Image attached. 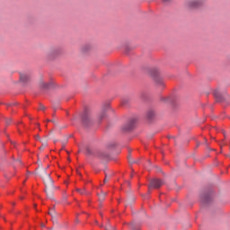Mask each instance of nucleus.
Instances as JSON below:
<instances>
[{
    "label": "nucleus",
    "instance_id": "nucleus-1",
    "mask_svg": "<svg viewBox=\"0 0 230 230\" xmlns=\"http://www.w3.org/2000/svg\"><path fill=\"white\" fill-rule=\"evenodd\" d=\"M42 179L46 188H53V179L49 173H46V171H43Z\"/></svg>",
    "mask_w": 230,
    "mask_h": 230
},
{
    "label": "nucleus",
    "instance_id": "nucleus-2",
    "mask_svg": "<svg viewBox=\"0 0 230 230\" xmlns=\"http://www.w3.org/2000/svg\"><path fill=\"white\" fill-rule=\"evenodd\" d=\"M59 55H62V50L58 48L50 49L47 51V57L49 58H56Z\"/></svg>",
    "mask_w": 230,
    "mask_h": 230
},
{
    "label": "nucleus",
    "instance_id": "nucleus-3",
    "mask_svg": "<svg viewBox=\"0 0 230 230\" xmlns=\"http://www.w3.org/2000/svg\"><path fill=\"white\" fill-rule=\"evenodd\" d=\"M164 184L163 180L159 179H154L150 181L149 187H148V193H150L152 189H159Z\"/></svg>",
    "mask_w": 230,
    "mask_h": 230
},
{
    "label": "nucleus",
    "instance_id": "nucleus-4",
    "mask_svg": "<svg viewBox=\"0 0 230 230\" xmlns=\"http://www.w3.org/2000/svg\"><path fill=\"white\" fill-rule=\"evenodd\" d=\"M111 109L109 104L102 106L101 112L99 113V119H103L107 116V111Z\"/></svg>",
    "mask_w": 230,
    "mask_h": 230
},
{
    "label": "nucleus",
    "instance_id": "nucleus-5",
    "mask_svg": "<svg viewBox=\"0 0 230 230\" xmlns=\"http://www.w3.org/2000/svg\"><path fill=\"white\" fill-rule=\"evenodd\" d=\"M94 155L99 157V159H109V153L105 151H97Z\"/></svg>",
    "mask_w": 230,
    "mask_h": 230
},
{
    "label": "nucleus",
    "instance_id": "nucleus-6",
    "mask_svg": "<svg viewBox=\"0 0 230 230\" xmlns=\"http://www.w3.org/2000/svg\"><path fill=\"white\" fill-rule=\"evenodd\" d=\"M91 123V115L88 112H84L83 115V124L87 127Z\"/></svg>",
    "mask_w": 230,
    "mask_h": 230
},
{
    "label": "nucleus",
    "instance_id": "nucleus-7",
    "mask_svg": "<svg viewBox=\"0 0 230 230\" xmlns=\"http://www.w3.org/2000/svg\"><path fill=\"white\" fill-rule=\"evenodd\" d=\"M155 82L158 87H164V82L161 77H155Z\"/></svg>",
    "mask_w": 230,
    "mask_h": 230
},
{
    "label": "nucleus",
    "instance_id": "nucleus-8",
    "mask_svg": "<svg viewBox=\"0 0 230 230\" xmlns=\"http://www.w3.org/2000/svg\"><path fill=\"white\" fill-rule=\"evenodd\" d=\"M189 8H195L196 6L199 5V2H197V0H190L188 3H187Z\"/></svg>",
    "mask_w": 230,
    "mask_h": 230
},
{
    "label": "nucleus",
    "instance_id": "nucleus-9",
    "mask_svg": "<svg viewBox=\"0 0 230 230\" xmlns=\"http://www.w3.org/2000/svg\"><path fill=\"white\" fill-rule=\"evenodd\" d=\"M76 191L78 193H80V195H89V191H87V190H85V187L82 188V189H76Z\"/></svg>",
    "mask_w": 230,
    "mask_h": 230
},
{
    "label": "nucleus",
    "instance_id": "nucleus-10",
    "mask_svg": "<svg viewBox=\"0 0 230 230\" xmlns=\"http://www.w3.org/2000/svg\"><path fill=\"white\" fill-rule=\"evenodd\" d=\"M49 83H46V82H44V81H40V87L41 88V89H49Z\"/></svg>",
    "mask_w": 230,
    "mask_h": 230
},
{
    "label": "nucleus",
    "instance_id": "nucleus-11",
    "mask_svg": "<svg viewBox=\"0 0 230 230\" xmlns=\"http://www.w3.org/2000/svg\"><path fill=\"white\" fill-rule=\"evenodd\" d=\"M46 193L49 199H53V190H51V188L46 187Z\"/></svg>",
    "mask_w": 230,
    "mask_h": 230
},
{
    "label": "nucleus",
    "instance_id": "nucleus-12",
    "mask_svg": "<svg viewBox=\"0 0 230 230\" xmlns=\"http://www.w3.org/2000/svg\"><path fill=\"white\" fill-rule=\"evenodd\" d=\"M20 80H22V82H28V80H30V75L27 74H22L20 75Z\"/></svg>",
    "mask_w": 230,
    "mask_h": 230
},
{
    "label": "nucleus",
    "instance_id": "nucleus-13",
    "mask_svg": "<svg viewBox=\"0 0 230 230\" xmlns=\"http://www.w3.org/2000/svg\"><path fill=\"white\" fill-rule=\"evenodd\" d=\"M214 96L217 98V102H222V96L220 95V93L218 91L214 92Z\"/></svg>",
    "mask_w": 230,
    "mask_h": 230
},
{
    "label": "nucleus",
    "instance_id": "nucleus-14",
    "mask_svg": "<svg viewBox=\"0 0 230 230\" xmlns=\"http://www.w3.org/2000/svg\"><path fill=\"white\" fill-rule=\"evenodd\" d=\"M91 45H84L82 47L83 53H87V51L91 50Z\"/></svg>",
    "mask_w": 230,
    "mask_h": 230
},
{
    "label": "nucleus",
    "instance_id": "nucleus-15",
    "mask_svg": "<svg viewBox=\"0 0 230 230\" xmlns=\"http://www.w3.org/2000/svg\"><path fill=\"white\" fill-rule=\"evenodd\" d=\"M200 199H201V202L203 204H206V202H208V200H209V197H208V195H203L200 197Z\"/></svg>",
    "mask_w": 230,
    "mask_h": 230
},
{
    "label": "nucleus",
    "instance_id": "nucleus-16",
    "mask_svg": "<svg viewBox=\"0 0 230 230\" xmlns=\"http://www.w3.org/2000/svg\"><path fill=\"white\" fill-rule=\"evenodd\" d=\"M154 116H155V112L154 111H149L147 112V118H148L149 119H152V118H154Z\"/></svg>",
    "mask_w": 230,
    "mask_h": 230
},
{
    "label": "nucleus",
    "instance_id": "nucleus-17",
    "mask_svg": "<svg viewBox=\"0 0 230 230\" xmlns=\"http://www.w3.org/2000/svg\"><path fill=\"white\" fill-rule=\"evenodd\" d=\"M105 193H102V194H101L100 196H99V200L101 201V202H103V200H105Z\"/></svg>",
    "mask_w": 230,
    "mask_h": 230
},
{
    "label": "nucleus",
    "instance_id": "nucleus-18",
    "mask_svg": "<svg viewBox=\"0 0 230 230\" xmlns=\"http://www.w3.org/2000/svg\"><path fill=\"white\" fill-rule=\"evenodd\" d=\"M105 229L106 230H114V226H111V224H107L106 226H105Z\"/></svg>",
    "mask_w": 230,
    "mask_h": 230
},
{
    "label": "nucleus",
    "instance_id": "nucleus-19",
    "mask_svg": "<svg viewBox=\"0 0 230 230\" xmlns=\"http://www.w3.org/2000/svg\"><path fill=\"white\" fill-rule=\"evenodd\" d=\"M48 146V142H42V146L40 147V150H44Z\"/></svg>",
    "mask_w": 230,
    "mask_h": 230
},
{
    "label": "nucleus",
    "instance_id": "nucleus-20",
    "mask_svg": "<svg viewBox=\"0 0 230 230\" xmlns=\"http://www.w3.org/2000/svg\"><path fill=\"white\" fill-rule=\"evenodd\" d=\"M86 154H88V155H93V149H92V148L87 147V148H86Z\"/></svg>",
    "mask_w": 230,
    "mask_h": 230
},
{
    "label": "nucleus",
    "instance_id": "nucleus-21",
    "mask_svg": "<svg viewBox=\"0 0 230 230\" xmlns=\"http://www.w3.org/2000/svg\"><path fill=\"white\" fill-rule=\"evenodd\" d=\"M40 111H46V106L40 104Z\"/></svg>",
    "mask_w": 230,
    "mask_h": 230
},
{
    "label": "nucleus",
    "instance_id": "nucleus-22",
    "mask_svg": "<svg viewBox=\"0 0 230 230\" xmlns=\"http://www.w3.org/2000/svg\"><path fill=\"white\" fill-rule=\"evenodd\" d=\"M5 123L6 125H10V123H12V119H6Z\"/></svg>",
    "mask_w": 230,
    "mask_h": 230
},
{
    "label": "nucleus",
    "instance_id": "nucleus-23",
    "mask_svg": "<svg viewBox=\"0 0 230 230\" xmlns=\"http://www.w3.org/2000/svg\"><path fill=\"white\" fill-rule=\"evenodd\" d=\"M49 215H51L52 217H55V210L49 211Z\"/></svg>",
    "mask_w": 230,
    "mask_h": 230
},
{
    "label": "nucleus",
    "instance_id": "nucleus-24",
    "mask_svg": "<svg viewBox=\"0 0 230 230\" xmlns=\"http://www.w3.org/2000/svg\"><path fill=\"white\" fill-rule=\"evenodd\" d=\"M51 190H52V191H53L54 190H58V187H55V186L52 185Z\"/></svg>",
    "mask_w": 230,
    "mask_h": 230
},
{
    "label": "nucleus",
    "instance_id": "nucleus-25",
    "mask_svg": "<svg viewBox=\"0 0 230 230\" xmlns=\"http://www.w3.org/2000/svg\"><path fill=\"white\" fill-rule=\"evenodd\" d=\"M129 228H131L132 230H134V225H129Z\"/></svg>",
    "mask_w": 230,
    "mask_h": 230
},
{
    "label": "nucleus",
    "instance_id": "nucleus-26",
    "mask_svg": "<svg viewBox=\"0 0 230 230\" xmlns=\"http://www.w3.org/2000/svg\"><path fill=\"white\" fill-rule=\"evenodd\" d=\"M17 164H21V160H16Z\"/></svg>",
    "mask_w": 230,
    "mask_h": 230
},
{
    "label": "nucleus",
    "instance_id": "nucleus-27",
    "mask_svg": "<svg viewBox=\"0 0 230 230\" xmlns=\"http://www.w3.org/2000/svg\"><path fill=\"white\" fill-rule=\"evenodd\" d=\"M109 181V179L106 177L105 179H104V182H108Z\"/></svg>",
    "mask_w": 230,
    "mask_h": 230
},
{
    "label": "nucleus",
    "instance_id": "nucleus-28",
    "mask_svg": "<svg viewBox=\"0 0 230 230\" xmlns=\"http://www.w3.org/2000/svg\"><path fill=\"white\" fill-rule=\"evenodd\" d=\"M41 227H46V225H44V223H41Z\"/></svg>",
    "mask_w": 230,
    "mask_h": 230
},
{
    "label": "nucleus",
    "instance_id": "nucleus-29",
    "mask_svg": "<svg viewBox=\"0 0 230 230\" xmlns=\"http://www.w3.org/2000/svg\"><path fill=\"white\" fill-rule=\"evenodd\" d=\"M164 1V3H168V1H170V0H163Z\"/></svg>",
    "mask_w": 230,
    "mask_h": 230
},
{
    "label": "nucleus",
    "instance_id": "nucleus-30",
    "mask_svg": "<svg viewBox=\"0 0 230 230\" xmlns=\"http://www.w3.org/2000/svg\"><path fill=\"white\" fill-rule=\"evenodd\" d=\"M37 139H40V137L39 136L36 137Z\"/></svg>",
    "mask_w": 230,
    "mask_h": 230
},
{
    "label": "nucleus",
    "instance_id": "nucleus-31",
    "mask_svg": "<svg viewBox=\"0 0 230 230\" xmlns=\"http://www.w3.org/2000/svg\"><path fill=\"white\" fill-rule=\"evenodd\" d=\"M51 123H55V120H51Z\"/></svg>",
    "mask_w": 230,
    "mask_h": 230
},
{
    "label": "nucleus",
    "instance_id": "nucleus-32",
    "mask_svg": "<svg viewBox=\"0 0 230 230\" xmlns=\"http://www.w3.org/2000/svg\"><path fill=\"white\" fill-rule=\"evenodd\" d=\"M34 208H37V205H36V204L34 205Z\"/></svg>",
    "mask_w": 230,
    "mask_h": 230
},
{
    "label": "nucleus",
    "instance_id": "nucleus-33",
    "mask_svg": "<svg viewBox=\"0 0 230 230\" xmlns=\"http://www.w3.org/2000/svg\"><path fill=\"white\" fill-rule=\"evenodd\" d=\"M13 206H15V203H13Z\"/></svg>",
    "mask_w": 230,
    "mask_h": 230
},
{
    "label": "nucleus",
    "instance_id": "nucleus-34",
    "mask_svg": "<svg viewBox=\"0 0 230 230\" xmlns=\"http://www.w3.org/2000/svg\"><path fill=\"white\" fill-rule=\"evenodd\" d=\"M130 163H137V162H130Z\"/></svg>",
    "mask_w": 230,
    "mask_h": 230
},
{
    "label": "nucleus",
    "instance_id": "nucleus-35",
    "mask_svg": "<svg viewBox=\"0 0 230 230\" xmlns=\"http://www.w3.org/2000/svg\"><path fill=\"white\" fill-rule=\"evenodd\" d=\"M228 157H230V154L228 155Z\"/></svg>",
    "mask_w": 230,
    "mask_h": 230
},
{
    "label": "nucleus",
    "instance_id": "nucleus-36",
    "mask_svg": "<svg viewBox=\"0 0 230 230\" xmlns=\"http://www.w3.org/2000/svg\"><path fill=\"white\" fill-rule=\"evenodd\" d=\"M48 121H51V120H48Z\"/></svg>",
    "mask_w": 230,
    "mask_h": 230
}]
</instances>
